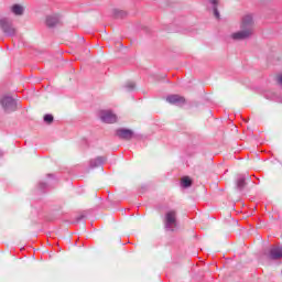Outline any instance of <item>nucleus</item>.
I'll use <instances>...</instances> for the list:
<instances>
[{
  "label": "nucleus",
  "mask_w": 282,
  "mask_h": 282,
  "mask_svg": "<svg viewBox=\"0 0 282 282\" xmlns=\"http://www.w3.org/2000/svg\"><path fill=\"white\" fill-rule=\"evenodd\" d=\"M254 36V20L252 15H243L240 21V30L230 35L232 41H248Z\"/></svg>",
  "instance_id": "nucleus-1"
},
{
  "label": "nucleus",
  "mask_w": 282,
  "mask_h": 282,
  "mask_svg": "<svg viewBox=\"0 0 282 282\" xmlns=\"http://www.w3.org/2000/svg\"><path fill=\"white\" fill-rule=\"evenodd\" d=\"M164 227L172 231L177 228V210L171 209L165 213Z\"/></svg>",
  "instance_id": "nucleus-2"
},
{
  "label": "nucleus",
  "mask_w": 282,
  "mask_h": 282,
  "mask_svg": "<svg viewBox=\"0 0 282 282\" xmlns=\"http://www.w3.org/2000/svg\"><path fill=\"white\" fill-rule=\"evenodd\" d=\"M0 29L2 30L6 36H15L17 35V28L12 23V20L8 18L0 19Z\"/></svg>",
  "instance_id": "nucleus-3"
},
{
  "label": "nucleus",
  "mask_w": 282,
  "mask_h": 282,
  "mask_svg": "<svg viewBox=\"0 0 282 282\" xmlns=\"http://www.w3.org/2000/svg\"><path fill=\"white\" fill-rule=\"evenodd\" d=\"M0 105L4 113H12V111H17V100L11 96H3L0 99Z\"/></svg>",
  "instance_id": "nucleus-4"
},
{
  "label": "nucleus",
  "mask_w": 282,
  "mask_h": 282,
  "mask_svg": "<svg viewBox=\"0 0 282 282\" xmlns=\"http://www.w3.org/2000/svg\"><path fill=\"white\" fill-rule=\"evenodd\" d=\"M99 118L101 122L106 124H115V122H118V117L116 113H112L111 110H100Z\"/></svg>",
  "instance_id": "nucleus-5"
},
{
  "label": "nucleus",
  "mask_w": 282,
  "mask_h": 282,
  "mask_svg": "<svg viewBox=\"0 0 282 282\" xmlns=\"http://www.w3.org/2000/svg\"><path fill=\"white\" fill-rule=\"evenodd\" d=\"M116 135L121 140H132L133 139V130L127 128H120L116 130Z\"/></svg>",
  "instance_id": "nucleus-6"
},
{
  "label": "nucleus",
  "mask_w": 282,
  "mask_h": 282,
  "mask_svg": "<svg viewBox=\"0 0 282 282\" xmlns=\"http://www.w3.org/2000/svg\"><path fill=\"white\" fill-rule=\"evenodd\" d=\"M166 102L170 105H185L186 104V98L180 96V95H169L166 97Z\"/></svg>",
  "instance_id": "nucleus-7"
},
{
  "label": "nucleus",
  "mask_w": 282,
  "mask_h": 282,
  "mask_svg": "<svg viewBox=\"0 0 282 282\" xmlns=\"http://www.w3.org/2000/svg\"><path fill=\"white\" fill-rule=\"evenodd\" d=\"M45 23H46L47 28H56V25L61 24V15H58V14L46 15Z\"/></svg>",
  "instance_id": "nucleus-8"
},
{
  "label": "nucleus",
  "mask_w": 282,
  "mask_h": 282,
  "mask_svg": "<svg viewBox=\"0 0 282 282\" xmlns=\"http://www.w3.org/2000/svg\"><path fill=\"white\" fill-rule=\"evenodd\" d=\"M269 258L273 260L282 259V246L271 248Z\"/></svg>",
  "instance_id": "nucleus-9"
},
{
  "label": "nucleus",
  "mask_w": 282,
  "mask_h": 282,
  "mask_svg": "<svg viewBox=\"0 0 282 282\" xmlns=\"http://www.w3.org/2000/svg\"><path fill=\"white\" fill-rule=\"evenodd\" d=\"M10 10L15 17H23L25 13V8L21 4H13L10 7Z\"/></svg>",
  "instance_id": "nucleus-10"
},
{
  "label": "nucleus",
  "mask_w": 282,
  "mask_h": 282,
  "mask_svg": "<svg viewBox=\"0 0 282 282\" xmlns=\"http://www.w3.org/2000/svg\"><path fill=\"white\" fill-rule=\"evenodd\" d=\"M208 1L213 8L215 19H219L220 14H219V10L217 9L219 7V0H208Z\"/></svg>",
  "instance_id": "nucleus-11"
},
{
  "label": "nucleus",
  "mask_w": 282,
  "mask_h": 282,
  "mask_svg": "<svg viewBox=\"0 0 282 282\" xmlns=\"http://www.w3.org/2000/svg\"><path fill=\"white\" fill-rule=\"evenodd\" d=\"M115 19H124L127 17V11L120 10V9H115L112 11Z\"/></svg>",
  "instance_id": "nucleus-12"
},
{
  "label": "nucleus",
  "mask_w": 282,
  "mask_h": 282,
  "mask_svg": "<svg viewBox=\"0 0 282 282\" xmlns=\"http://www.w3.org/2000/svg\"><path fill=\"white\" fill-rule=\"evenodd\" d=\"M181 184H182L183 188H188L193 185V181L191 180V177L185 176L181 180Z\"/></svg>",
  "instance_id": "nucleus-13"
},
{
  "label": "nucleus",
  "mask_w": 282,
  "mask_h": 282,
  "mask_svg": "<svg viewBox=\"0 0 282 282\" xmlns=\"http://www.w3.org/2000/svg\"><path fill=\"white\" fill-rule=\"evenodd\" d=\"M44 122H46V124H52L54 122V116L45 115L44 116Z\"/></svg>",
  "instance_id": "nucleus-14"
},
{
  "label": "nucleus",
  "mask_w": 282,
  "mask_h": 282,
  "mask_svg": "<svg viewBox=\"0 0 282 282\" xmlns=\"http://www.w3.org/2000/svg\"><path fill=\"white\" fill-rule=\"evenodd\" d=\"M246 187V178H240L237 182V188H239L240 191H242V188Z\"/></svg>",
  "instance_id": "nucleus-15"
},
{
  "label": "nucleus",
  "mask_w": 282,
  "mask_h": 282,
  "mask_svg": "<svg viewBox=\"0 0 282 282\" xmlns=\"http://www.w3.org/2000/svg\"><path fill=\"white\" fill-rule=\"evenodd\" d=\"M126 88L128 89V91H132V89H135V83L129 82L128 84H126Z\"/></svg>",
  "instance_id": "nucleus-16"
},
{
  "label": "nucleus",
  "mask_w": 282,
  "mask_h": 282,
  "mask_svg": "<svg viewBox=\"0 0 282 282\" xmlns=\"http://www.w3.org/2000/svg\"><path fill=\"white\" fill-rule=\"evenodd\" d=\"M120 145H110L109 149H111V151H116L117 149H119Z\"/></svg>",
  "instance_id": "nucleus-17"
},
{
  "label": "nucleus",
  "mask_w": 282,
  "mask_h": 282,
  "mask_svg": "<svg viewBox=\"0 0 282 282\" xmlns=\"http://www.w3.org/2000/svg\"><path fill=\"white\" fill-rule=\"evenodd\" d=\"M278 83H279V85H281V87H282V75H279V76H278Z\"/></svg>",
  "instance_id": "nucleus-18"
},
{
  "label": "nucleus",
  "mask_w": 282,
  "mask_h": 282,
  "mask_svg": "<svg viewBox=\"0 0 282 282\" xmlns=\"http://www.w3.org/2000/svg\"><path fill=\"white\" fill-rule=\"evenodd\" d=\"M0 158H3V154L0 152Z\"/></svg>",
  "instance_id": "nucleus-19"
}]
</instances>
